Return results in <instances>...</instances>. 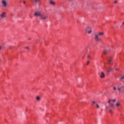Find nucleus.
Wrapping results in <instances>:
<instances>
[{
    "instance_id": "1",
    "label": "nucleus",
    "mask_w": 124,
    "mask_h": 124,
    "mask_svg": "<svg viewBox=\"0 0 124 124\" xmlns=\"http://www.w3.org/2000/svg\"><path fill=\"white\" fill-rule=\"evenodd\" d=\"M104 35V32H99L97 34H94V39L98 42H101V39L99 38V36H103Z\"/></svg>"
},
{
    "instance_id": "2",
    "label": "nucleus",
    "mask_w": 124,
    "mask_h": 124,
    "mask_svg": "<svg viewBox=\"0 0 124 124\" xmlns=\"http://www.w3.org/2000/svg\"><path fill=\"white\" fill-rule=\"evenodd\" d=\"M48 18V16L46 15H42L41 16V20H46Z\"/></svg>"
},
{
    "instance_id": "3",
    "label": "nucleus",
    "mask_w": 124,
    "mask_h": 124,
    "mask_svg": "<svg viewBox=\"0 0 124 124\" xmlns=\"http://www.w3.org/2000/svg\"><path fill=\"white\" fill-rule=\"evenodd\" d=\"M0 18L1 19H4V18H6V13H3L2 14H0Z\"/></svg>"
},
{
    "instance_id": "4",
    "label": "nucleus",
    "mask_w": 124,
    "mask_h": 124,
    "mask_svg": "<svg viewBox=\"0 0 124 124\" xmlns=\"http://www.w3.org/2000/svg\"><path fill=\"white\" fill-rule=\"evenodd\" d=\"M34 16L35 17H37V16H41V13L39 11L35 12Z\"/></svg>"
},
{
    "instance_id": "5",
    "label": "nucleus",
    "mask_w": 124,
    "mask_h": 124,
    "mask_svg": "<svg viewBox=\"0 0 124 124\" xmlns=\"http://www.w3.org/2000/svg\"><path fill=\"white\" fill-rule=\"evenodd\" d=\"M1 3L3 7H6V6H7V3L6 2V1L3 0L1 1Z\"/></svg>"
},
{
    "instance_id": "6",
    "label": "nucleus",
    "mask_w": 124,
    "mask_h": 124,
    "mask_svg": "<svg viewBox=\"0 0 124 124\" xmlns=\"http://www.w3.org/2000/svg\"><path fill=\"white\" fill-rule=\"evenodd\" d=\"M108 62L109 64H111L112 63V62H113V58L112 57H109L108 59Z\"/></svg>"
},
{
    "instance_id": "7",
    "label": "nucleus",
    "mask_w": 124,
    "mask_h": 124,
    "mask_svg": "<svg viewBox=\"0 0 124 124\" xmlns=\"http://www.w3.org/2000/svg\"><path fill=\"white\" fill-rule=\"evenodd\" d=\"M86 31L88 33H92V28L91 27H88L86 29Z\"/></svg>"
},
{
    "instance_id": "8",
    "label": "nucleus",
    "mask_w": 124,
    "mask_h": 124,
    "mask_svg": "<svg viewBox=\"0 0 124 124\" xmlns=\"http://www.w3.org/2000/svg\"><path fill=\"white\" fill-rule=\"evenodd\" d=\"M110 53V50H104L103 52L104 55H107V54Z\"/></svg>"
},
{
    "instance_id": "9",
    "label": "nucleus",
    "mask_w": 124,
    "mask_h": 124,
    "mask_svg": "<svg viewBox=\"0 0 124 124\" xmlns=\"http://www.w3.org/2000/svg\"><path fill=\"white\" fill-rule=\"evenodd\" d=\"M100 77L101 78H104V77H105V75L104 74V73L103 72H102L101 73Z\"/></svg>"
},
{
    "instance_id": "10",
    "label": "nucleus",
    "mask_w": 124,
    "mask_h": 124,
    "mask_svg": "<svg viewBox=\"0 0 124 124\" xmlns=\"http://www.w3.org/2000/svg\"><path fill=\"white\" fill-rule=\"evenodd\" d=\"M49 3L50 4H51V5H55L56 4V3L55 2V1L53 0L49 1Z\"/></svg>"
},
{
    "instance_id": "11",
    "label": "nucleus",
    "mask_w": 124,
    "mask_h": 124,
    "mask_svg": "<svg viewBox=\"0 0 124 124\" xmlns=\"http://www.w3.org/2000/svg\"><path fill=\"white\" fill-rule=\"evenodd\" d=\"M110 70H112V67H110L107 68V71L108 73H109Z\"/></svg>"
},
{
    "instance_id": "12",
    "label": "nucleus",
    "mask_w": 124,
    "mask_h": 124,
    "mask_svg": "<svg viewBox=\"0 0 124 124\" xmlns=\"http://www.w3.org/2000/svg\"><path fill=\"white\" fill-rule=\"evenodd\" d=\"M115 106L117 108L120 107V106H121V103H120V102H117Z\"/></svg>"
},
{
    "instance_id": "13",
    "label": "nucleus",
    "mask_w": 124,
    "mask_h": 124,
    "mask_svg": "<svg viewBox=\"0 0 124 124\" xmlns=\"http://www.w3.org/2000/svg\"><path fill=\"white\" fill-rule=\"evenodd\" d=\"M117 90L118 92H119V93H121V92H122V88H121V87H120V86H118Z\"/></svg>"
},
{
    "instance_id": "14",
    "label": "nucleus",
    "mask_w": 124,
    "mask_h": 124,
    "mask_svg": "<svg viewBox=\"0 0 124 124\" xmlns=\"http://www.w3.org/2000/svg\"><path fill=\"white\" fill-rule=\"evenodd\" d=\"M109 106L110 108H114V106H115V105H114V104L110 103L109 104Z\"/></svg>"
},
{
    "instance_id": "15",
    "label": "nucleus",
    "mask_w": 124,
    "mask_h": 124,
    "mask_svg": "<svg viewBox=\"0 0 124 124\" xmlns=\"http://www.w3.org/2000/svg\"><path fill=\"white\" fill-rule=\"evenodd\" d=\"M39 1H40V0H34L35 3H37V2H39Z\"/></svg>"
},
{
    "instance_id": "16",
    "label": "nucleus",
    "mask_w": 124,
    "mask_h": 124,
    "mask_svg": "<svg viewBox=\"0 0 124 124\" xmlns=\"http://www.w3.org/2000/svg\"><path fill=\"white\" fill-rule=\"evenodd\" d=\"M36 100H38V101H40V97L39 96H37L36 98Z\"/></svg>"
},
{
    "instance_id": "17",
    "label": "nucleus",
    "mask_w": 124,
    "mask_h": 124,
    "mask_svg": "<svg viewBox=\"0 0 124 124\" xmlns=\"http://www.w3.org/2000/svg\"><path fill=\"white\" fill-rule=\"evenodd\" d=\"M109 113H113V110H112L111 109H109Z\"/></svg>"
},
{
    "instance_id": "18",
    "label": "nucleus",
    "mask_w": 124,
    "mask_h": 124,
    "mask_svg": "<svg viewBox=\"0 0 124 124\" xmlns=\"http://www.w3.org/2000/svg\"><path fill=\"white\" fill-rule=\"evenodd\" d=\"M87 58H88V60H90V59H91V55H88L87 56Z\"/></svg>"
},
{
    "instance_id": "19",
    "label": "nucleus",
    "mask_w": 124,
    "mask_h": 124,
    "mask_svg": "<svg viewBox=\"0 0 124 124\" xmlns=\"http://www.w3.org/2000/svg\"><path fill=\"white\" fill-rule=\"evenodd\" d=\"M113 90H114V91H116V90H117V87H115V86H114L113 87Z\"/></svg>"
},
{
    "instance_id": "20",
    "label": "nucleus",
    "mask_w": 124,
    "mask_h": 124,
    "mask_svg": "<svg viewBox=\"0 0 124 124\" xmlns=\"http://www.w3.org/2000/svg\"><path fill=\"white\" fill-rule=\"evenodd\" d=\"M96 106L97 107V108H99V106H98V104H97V103H96Z\"/></svg>"
},
{
    "instance_id": "21",
    "label": "nucleus",
    "mask_w": 124,
    "mask_h": 124,
    "mask_svg": "<svg viewBox=\"0 0 124 124\" xmlns=\"http://www.w3.org/2000/svg\"><path fill=\"white\" fill-rule=\"evenodd\" d=\"M108 103H109V104H111V99H109L108 101Z\"/></svg>"
},
{
    "instance_id": "22",
    "label": "nucleus",
    "mask_w": 124,
    "mask_h": 124,
    "mask_svg": "<svg viewBox=\"0 0 124 124\" xmlns=\"http://www.w3.org/2000/svg\"><path fill=\"white\" fill-rule=\"evenodd\" d=\"M120 88H121V89H124V85L121 86Z\"/></svg>"
},
{
    "instance_id": "23",
    "label": "nucleus",
    "mask_w": 124,
    "mask_h": 124,
    "mask_svg": "<svg viewBox=\"0 0 124 124\" xmlns=\"http://www.w3.org/2000/svg\"><path fill=\"white\" fill-rule=\"evenodd\" d=\"M116 99H113L112 100V101H113V102H115V101H116Z\"/></svg>"
},
{
    "instance_id": "24",
    "label": "nucleus",
    "mask_w": 124,
    "mask_h": 124,
    "mask_svg": "<svg viewBox=\"0 0 124 124\" xmlns=\"http://www.w3.org/2000/svg\"><path fill=\"white\" fill-rule=\"evenodd\" d=\"M89 63H90V62L88 61L87 63V65H89Z\"/></svg>"
},
{
    "instance_id": "25",
    "label": "nucleus",
    "mask_w": 124,
    "mask_h": 124,
    "mask_svg": "<svg viewBox=\"0 0 124 124\" xmlns=\"http://www.w3.org/2000/svg\"><path fill=\"white\" fill-rule=\"evenodd\" d=\"M92 103H93V104H96V103H95L94 101H93Z\"/></svg>"
},
{
    "instance_id": "26",
    "label": "nucleus",
    "mask_w": 124,
    "mask_h": 124,
    "mask_svg": "<svg viewBox=\"0 0 124 124\" xmlns=\"http://www.w3.org/2000/svg\"><path fill=\"white\" fill-rule=\"evenodd\" d=\"M26 49H27L28 50H30V48H29V47H28V46H27V47H26Z\"/></svg>"
},
{
    "instance_id": "27",
    "label": "nucleus",
    "mask_w": 124,
    "mask_h": 124,
    "mask_svg": "<svg viewBox=\"0 0 124 124\" xmlns=\"http://www.w3.org/2000/svg\"><path fill=\"white\" fill-rule=\"evenodd\" d=\"M114 3H118V1H115L114 2Z\"/></svg>"
},
{
    "instance_id": "28",
    "label": "nucleus",
    "mask_w": 124,
    "mask_h": 124,
    "mask_svg": "<svg viewBox=\"0 0 124 124\" xmlns=\"http://www.w3.org/2000/svg\"><path fill=\"white\" fill-rule=\"evenodd\" d=\"M1 48H2V47H1V46H0V50H1Z\"/></svg>"
},
{
    "instance_id": "29",
    "label": "nucleus",
    "mask_w": 124,
    "mask_h": 124,
    "mask_svg": "<svg viewBox=\"0 0 124 124\" xmlns=\"http://www.w3.org/2000/svg\"><path fill=\"white\" fill-rule=\"evenodd\" d=\"M23 3H24V4H26V1H24V2H23Z\"/></svg>"
},
{
    "instance_id": "30",
    "label": "nucleus",
    "mask_w": 124,
    "mask_h": 124,
    "mask_svg": "<svg viewBox=\"0 0 124 124\" xmlns=\"http://www.w3.org/2000/svg\"><path fill=\"white\" fill-rule=\"evenodd\" d=\"M72 0H69V1H71Z\"/></svg>"
},
{
    "instance_id": "31",
    "label": "nucleus",
    "mask_w": 124,
    "mask_h": 124,
    "mask_svg": "<svg viewBox=\"0 0 124 124\" xmlns=\"http://www.w3.org/2000/svg\"><path fill=\"white\" fill-rule=\"evenodd\" d=\"M38 23H40V21H38Z\"/></svg>"
},
{
    "instance_id": "32",
    "label": "nucleus",
    "mask_w": 124,
    "mask_h": 124,
    "mask_svg": "<svg viewBox=\"0 0 124 124\" xmlns=\"http://www.w3.org/2000/svg\"><path fill=\"white\" fill-rule=\"evenodd\" d=\"M29 40H31V38H29Z\"/></svg>"
},
{
    "instance_id": "33",
    "label": "nucleus",
    "mask_w": 124,
    "mask_h": 124,
    "mask_svg": "<svg viewBox=\"0 0 124 124\" xmlns=\"http://www.w3.org/2000/svg\"><path fill=\"white\" fill-rule=\"evenodd\" d=\"M123 25H124V22L123 23Z\"/></svg>"
},
{
    "instance_id": "34",
    "label": "nucleus",
    "mask_w": 124,
    "mask_h": 124,
    "mask_svg": "<svg viewBox=\"0 0 124 124\" xmlns=\"http://www.w3.org/2000/svg\"><path fill=\"white\" fill-rule=\"evenodd\" d=\"M116 70L118 71V70H117V69H116Z\"/></svg>"
},
{
    "instance_id": "35",
    "label": "nucleus",
    "mask_w": 124,
    "mask_h": 124,
    "mask_svg": "<svg viewBox=\"0 0 124 124\" xmlns=\"http://www.w3.org/2000/svg\"><path fill=\"white\" fill-rule=\"evenodd\" d=\"M11 15H12V16H13V15L12 14Z\"/></svg>"
}]
</instances>
